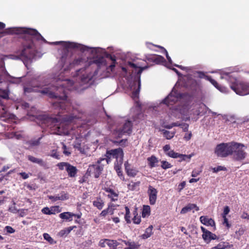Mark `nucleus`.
<instances>
[{
  "instance_id": "obj_54",
  "label": "nucleus",
  "mask_w": 249,
  "mask_h": 249,
  "mask_svg": "<svg viewBox=\"0 0 249 249\" xmlns=\"http://www.w3.org/2000/svg\"><path fill=\"white\" fill-rule=\"evenodd\" d=\"M230 212V208L228 206H225L224 208V211L223 213V216H226L227 214H228V213Z\"/></svg>"
},
{
  "instance_id": "obj_38",
  "label": "nucleus",
  "mask_w": 249,
  "mask_h": 249,
  "mask_svg": "<svg viewBox=\"0 0 249 249\" xmlns=\"http://www.w3.org/2000/svg\"><path fill=\"white\" fill-rule=\"evenodd\" d=\"M125 211H126V213L125 215V219L127 223H130V211L129 209L127 207H125Z\"/></svg>"
},
{
  "instance_id": "obj_16",
  "label": "nucleus",
  "mask_w": 249,
  "mask_h": 249,
  "mask_svg": "<svg viewBox=\"0 0 249 249\" xmlns=\"http://www.w3.org/2000/svg\"><path fill=\"white\" fill-rule=\"evenodd\" d=\"M124 166L125 170L128 176L134 177L137 175L138 171L135 169H131L130 168V165L128 163V161L125 162Z\"/></svg>"
},
{
  "instance_id": "obj_43",
  "label": "nucleus",
  "mask_w": 249,
  "mask_h": 249,
  "mask_svg": "<svg viewBox=\"0 0 249 249\" xmlns=\"http://www.w3.org/2000/svg\"><path fill=\"white\" fill-rule=\"evenodd\" d=\"M3 112H1L0 116L1 118H10V114L7 111L4 110V108H2Z\"/></svg>"
},
{
  "instance_id": "obj_49",
  "label": "nucleus",
  "mask_w": 249,
  "mask_h": 249,
  "mask_svg": "<svg viewBox=\"0 0 249 249\" xmlns=\"http://www.w3.org/2000/svg\"><path fill=\"white\" fill-rule=\"evenodd\" d=\"M189 125L185 123H182L180 127L182 128L184 132L187 131L188 130Z\"/></svg>"
},
{
  "instance_id": "obj_37",
  "label": "nucleus",
  "mask_w": 249,
  "mask_h": 249,
  "mask_svg": "<svg viewBox=\"0 0 249 249\" xmlns=\"http://www.w3.org/2000/svg\"><path fill=\"white\" fill-rule=\"evenodd\" d=\"M44 238L48 241L50 244H53L56 242L54 241L53 239L50 236V235L47 233L43 234Z\"/></svg>"
},
{
  "instance_id": "obj_51",
  "label": "nucleus",
  "mask_w": 249,
  "mask_h": 249,
  "mask_svg": "<svg viewBox=\"0 0 249 249\" xmlns=\"http://www.w3.org/2000/svg\"><path fill=\"white\" fill-rule=\"evenodd\" d=\"M208 218H207L206 217L204 216H201L200 217V222L204 224V225H206L207 224V221L208 220Z\"/></svg>"
},
{
  "instance_id": "obj_8",
  "label": "nucleus",
  "mask_w": 249,
  "mask_h": 249,
  "mask_svg": "<svg viewBox=\"0 0 249 249\" xmlns=\"http://www.w3.org/2000/svg\"><path fill=\"white\" fill-rule=\"evenodd\" d=\"M231 88L237 94L240 95L249 94V83L244 82L236 83L231 85Z\"/></svg>"
},
{
  "instance_id": "obj_33",
  "label": "nucleus",
  "mask_w": 249,
  "mask_h": 249,
  "mask_svg": "<svg viewBox=\"0 0 249 249\" xmlns=\"http://www.w3.org/2000/svg\"><path fill=\"white\" fill-rule=\"evenodd\" d=\"M231 246H232V245H230L227 242H221L214 248H215L216 249H225L228 247L230 248Z\"/></svg>"
},
{
  "instance_id": "obj_55",
  "label": "nucleus",
  "mask_w": 249,
  "mask_h": 249,
  "mask_svg": "<svg viewBox=\"0 0 249 249\" xmlns=\"http://www.w3.org/2000/svg\"><path fill=\"white\" fill-rule=\"evenodd\" d=\"M163 149L164 151L166 153V155H167V153L169 151H170V146L169 144H166L163 146Z\"/></svg>"
},
{
  "instance_id": "obj_29",
  "label": "nucleus",
  "mask_w": 249,
  "mask_h": 249,
  "mask_svg": "<svg viewBox=\"0 0 249 249\" xmlns=\"http://www.w3.org/2000/svg\"><path fill=\"white\" fill-rule=\"evenodd\" d=\"M86 62V60L82 58H78L74 60L72 63H71V65L73 66L76 65H81L83 63Z\"/></svg>"
},
{
  "instance_id": "obj_35",
  "label": "nucleus",
  "mask_w": 249,
  "mask_h": 249,
  "mask_svg": "<svg viewBox=\"0 0 249 249\" xmlns=\"http://www.w3.org/2000/svg\"><path fill=\"white\" fill-rule=\"evenodd\" d=\"M93 205L96 207L98 209L101 210L103 208L104 203L101 200H98L93 202Z\"/></svg>"
},
{
  "instance_id": "obj_18",
  "label": "nucleus",
  "mask_w": 249,
  "mask_h": 249,
  "mask_svg": "<svg viewBox=\"0 0 249 249\" xmlns=\"http://www.w3.org/2000/svg\"><path fill=\"white\" fill-rule=\"evenodd\" d=\"M194 208H196V211L199 210V208L196 204H189L181 209L180 211V213L185 214L187 212H190Z\"/></svg>"
},
{
  "instance_id": "obj_5",
  "label": "nucleus",
  "mask_w": 249,
  "mask_h": 249,
  "mask_svg": "<svg viewBox=\"0 0 249 249\" xmlns=\"http://www.w3.org/2000/svg\"><path fill=\"white\" fill-rule=\"evenodd\" d=\"M106 158H102L99 160L98 163H100L102 161L106 160V163L108 164L111 158H113L116 159L117 163H119L120 165L123 163L124 153L123 149L121 148L107 150L106 152Z\"/></svg>"
},
{
  "instance_id": "obj_12",
  "label": "nucleus",
  "mask_w": 249,
  "mask_h": 249,
  "mask_svg": "<svg viewBox=\"0 0 249 249\" xmlns=\"http://www.w3.org/2000/svg\"><path fill=\"white\" fill-rule=\"evenodd\" d=\"M147 193L149 196L150 204L151 205H154L157 200L158 193L157 190L152 186L149 185Z\"/></svg>"
},
{
  "instance_id": "obj_44",
  "label": "nucleus",
  "mask_w": 249,
  "mask_h": 249,
  "mask_svg": "<svg viewBox=\"0 0 249 249\" xmlns=\"http://www.w3.org/2000/svg\"><path fill=\"white\" fill-rule=\"evenodd\" d=\"M74 148L78 149L81 153H84V150L81 147V144L77 143L74 145Z\"/></svg>"
},
{
  "instance_id": "obj_58",
  "label": "nucleus",
  "mask_w": 249,
  "mask_h": 249,
  "mask_svg": "<svg viewBox=\"0 0 249 249\" xmlns=\"http://www.w3.org/2000/svg\"><path fill=\"white\" fill-rule=\"evenodd\" d=\"M201 229L203 232L202 235L204 236L205 237L207 236V234H208V232H209L210 231H208L207 230L205 229L204 227H201Z\"/></svg>"
},
{
  "instance_id": "obj_28",
  "label": "nucleus",
  "mask_w": 249,
  "mask_h": 249,
  "mask_svg": "<svg viewBox=\"0 0 249 249\" xmlns=\"http://www.w3.org/2000/svg\"><path fill=\"white\" fill-rule=\"evenodd\" d=\"M21 77H14L10 76L8 81L9 83L12 84H19L21 82Z\"/></svg>"
},
{
  "instance_id": "obj_1",
  "label": "nucleus",
  "mask_w": 249,
  "mask_h": 249,
  "mask_svg": "<svg viewBox=\"0 0 249 249\" xmlns=\"http://www.w3.org/2000/svg\"><path fill=\"white\" fill-rule=\"evenodd\" d=\"M64 74L62 70L53 74L49 78L43 77L36 85V87L40 88L42 89L39 92L44 95H47L52 98L57 99L59 102H55L53 104L55 108H60L65 109L64 101L67 99V91L64 88L66 87L69 90L75 89L80 91L88 88L87 84L92 80L90 75L83 74L80 77L79 85L81 89L78 87L77 83L70 79H63Z\"/></svg>"
},
{
  "instance_id": "obj_23",
  "label": "nucleus",
  "mask_w": 249,
  "mask_h": 249,
  "mask_svg": "<svg viewBox=\"0 0 249 249\" xmlns=\"http://www.w3.org/2000/svg\"><path fill=\"white\" fill-rule=\"evenodd\" d=\"M112 240L104 239L101 240L99 242V245L102 248H105L106 246H108L109 247H112Z\"/></svg>"
},
{
  "instance_id": "obj_17",
  "label": "nucleus",
  "mask_w": 249,
  "mask_h": 249,
  "mask_svg": "<svg viewBox=\"0 0 249 249\" xmlns=\"http://www.w3.org/2000/svg\"><path fill=\"white\" fill-rule=\"evenodd\" d=\"M118 241L124 242L126 245L128 246V247L125 248L124 249H140V245L137 243H135L134 242L126 241L121 239H118Z\"/></svg>"
},
{
  "instance_id": "obj_11",
  "label": "nucleus",
  "mask_w": 249,
  "mask_h": 249,
  "mask_svg": "<svg viewBox=\"0 0 249 249\" xmlns=\"http://www.w3.org/2000/svg\"><path fill=\"white\" fill-rule=\"evenodd\" d=\"M132 131V123L129 121H126L122 126L117 128V132L119 135H122L125 133L130 134Z\"/></svg>"
},
{
  "instance_id": "obj_52",
  "label": "nucleus",
  "mask_w": 249,
  "mask_h": 249,
  "mask_svg": "<svg viewBox=\"0 0 249 249\" xmlns=\"http://www.w3.org/2000/svg\"><path fill=\"white\" fill-rule=\"evenodd\" d=\"M207 225L211 226H215V222L213 219L212 218L208 219L207 221Z\"/></svg>"
},
{
  "instance_id": "obj_15",
  "label": "nucleus",
  "mask_w": 249,
  "mask_h": 249,
  "mask_svg": "<svg viewBox=\"0 0 249 249\" xmlns=\"http://www.w3.org/2000/svg\"><path fill=\"white\" fill-rule=\"evenodd\" d=\"M178 98V94L176 92L172 91L168 96L164 99L162 103L167 105H172L173 103H175Z\"/></svg>"
},
{
  "instance_id": "obj_14",
  "label": "nucleus",
  "mask_w": 249,
  "mask_h": 249,
  "mask_svg": "<svg viewBox=\"0 0 249 249\" xmlns=\"http://www.w3.org/2000/svg\"><path fill=\"white\" fill-rule=\"evenodd\" d=\"M98 164L92 165L89 166V171H93V174L94 177L95 178H98L101 175L102 171L103 170V165H100V163H98Z\"/></svg>"
},
{
  "instance_id": "obj_30",
  "label": "nucleus",
  "mask_w": 249,
  "mask_h": 249,
  "mask_svg": "<svg viewBox=\"0 0 249 249\" xmlns=\"http://www.w3.org/2000/svg\"><path fill=\"white\" fill-rule=\"evenodd\" d=\"M140 184V181L136 182H131L130 183L128 184L127 187L129 190L134 191L139 186Z\"/></svg>"
},
{
  "instance_id": "obj_62",
  "label": "nucleus",
  "mask_w": 249,
  "mask_h": 249,
  "mask_svg": "<svg viewBox=\"0 0 249 249\" xmlns=\"http://www.w3.org/2000/svg\"><path fill=\"white\" fill-rule=\"evenodd\" d=\"M199 173H200V172H198V171H197L196 170H194V171H193V172L192 173V176L193 177H196L197 175H198L199 174Z\"/></svg>"
},
{
  "instance_id": "obj_6",
  "label": "nucleus",
  "mask_w": 249,
  "mask_h": 249,
  "mask_svg": "<svg viewBox=\"0 0 249 249\" xmlns=\"http://www.w3.org/2000/svg\"><path fill=\"white\" fill-rule=\"evenodd\" d=\"M233 142L229 143H222L218 144L215 149V153L217 156L226 157L231 154Z\"/></svg>"
},
{
  "instance_id": "obj_4",
  "label": "nucleus",
  "mask_w": 249,
  "mask_h": 249,
  "mask_svg": "<svg viewBox=\"0 0 249 249\" xmlns=\"http://www.w3.org/2000/svg\"><path fill=\"white\" fill-rule=\"evenodd\" d=\"M80 117L76 115H66L58 118H52L44 116L43 117V123L47 125L51 129L52 133L61 135L63 132V123L67 124L73 122L76 119H79Z\"/></svg>"
},
{
  "instance_id": "obj_7",
  "label": "nucleus",
  "mask_w": 249,
  "mask_h": 249,
  "mask_svg": "<svg viewBox=\"0 0 249 249\" xmlns=\"http://www.w3.org/2000/svg\"><path fill=\"white\" fill-rule=\"evenodd\" d=\"M245 147L243 144L233 142L232 148L231 155L232 156V158L235 160H242L245 159L247 153L243 149Z\"/></svg>"
},
{
  "instance_id": "obj_47",
  "label": "nucleus",
  "mask_w": 249,
  "mask_h": 249,
  "mask_svg": "<svg viewBox=\"0 0 249 249\" xmlns=\"http://www.w3.org/2000/svg\"><path fill=\"white\" fill-rule=\"evenodd\" d=\"M43 213L47 214H51L53 213L49 210V208L45 207L42 210Z\"/></svg>"
},
{
  "instance_id": "obj_34",
  "label": "nucleus",
  "mask_w": 249,
  "mask_h": 249,
  "mask_svg": "<svg viewBox=\"0 0 249 249\" xmlns=\"http://www.w3.org/2000/svg\"><path fill=\"white\" fill-rule=\"evenodd\" d=\"M0 96L3 99L9 98V91L7 89H0Z\"/></svg>"
},
{
  "instance_id": "obj_48",
  "label": "nucleus",
  "mask_w": 249,
  "mask_h": 249,
  "mask_svg": "<svg viewBox=\"0 0 249 249\" xmlns=\"http://www.w3.org/2000/svg\"><path fill=\"white\" fill-rule=\"evenodd\" d=\"M5 229L7 232L10 233H14L15 231V230L10 226H6Z\"/></svg>"
},
{
  "instance_id": "obj_25",
  "label": "nucleus",
  "mask_w": 249,
  "mask_h": 249,
  "mask_svg": "<svg viewBox=\"0 0 249 249\" xmlns=\"http://www.w3.org/2000/svg\"><path fill=\"white\" fill-rule=\"evenodd\" d=\"M114 169H115L116 172L117 173L118 176H119L122 179L124 180V178L122 172L121 170V165L119 163L115 164Z\"/></svg>"
},
{
  "instance_id": "obj_24",
  "label": "nucleus",
  "mask_w": 249,
  "mask_h": 249,
  "mask_svg": "<svg viewBox=\"0 0 249 249\" xmlns=\"http://www.w3.org/2000/svg\"><path fill=\"white\" fill-rule=\"evenodd\" d=\"M152 229L153 226L152 225L147 228L145 230V233L142 235V238L143 239H146L149 237L152 234Z\"/></svg>"
},
{
  "instance_id": "obj_20",
  "label": "nucleus",
  "mask_w": 249,
  "mask_h": 249,
  "mask_svg": "<svg viewBox=\"0 0 249 249\" xmlns=\"http://www.w3.org/2000/svg\"><path fill=\"white\" fill-rule=\"evenodd\" d=\"M48 197L53 201H55L58 200H64L68 199L67 194L64 193H63L60 196L59 195L56 196H49Z\"/></svg>"
},
{
  "instance_id": "obj_42",
  "label": "nucleus",
  "mask_w": 249,
  "mask_h": 249,
  "mask_svg": "<svg viewBox=\"0 0 249 249\" xmlns=\"http://www.w3.org/2000/svg\"><path fill=\"white\" fill-rule=\"evenodd\" d=\"M62 144V148L63 149V153L67 156H69L71 154V152L67 150V147L66 145L63 143L61 142Z\"/></svg>"
},
{
  "instance_id": "obj_3",
  "label": "nucleus",
  "mask_w": 249,
  "mask_h": 249,
  "mask_svg": "<svg viewBox=\"0 0 249 249\" xmlns=\"http://www.w3.org/2000/svg\"><path fill=\"white\" fill-rule=\"evenodd\" d=\"M20 36L26 41H28L27 44H24L23 49L20 54L15 55H10L8 57L13 59H20L24 65L27 67L29 64L31 63L32 59L35 56V48L33 45L34 38L40 36L39 32H17Z\"/></svg>"
},
{
  "instance_id": "obj_41",
  "label": "nucleus",
  "mask_w": 249,
  "mask_h": 249,
  "mask_svg": "<svg viewBox=\"0 0 249 249\" xmlns=\"http://www.w3.org/2000/svg\"><path fill=\"white\" fill-rule=\"evenodd\" d=\"M113 213V210L111 209L108 208L107 209L103 210L100 213V215L103 216H105L107 213H110V214H112Z\"/></svg>"
},
{
  "instance_id": "obj_10",
  "label": "nucleus",
  "mask_w": 249,
  "mask_h": 249,
  "mask_svg": "<svg viewBox=\"0 0 249 249\" xmlns=\"http://www.w3.org/2000/svg\"><path fill=\"white\" fill-rule=\"evenodd\" d=\"M167 155L173 158H179V161L180 162L183 160L189 161L193 154L190 155H183L179 154L174 152L173 150H171L167 153Z\"/></svg>"
},
{
  "instance_id": "obj_56",
  "label": "nucleus",
  "mask_w": 249,
  "mask_h": 249,
  "mask_svg": "<svg viewBox=\"0 0 249 249\" xmlns=\"http://www.w3.org/2000/svg\"><path fill=\"white\" fill-rule=\"evenodd\" d=\"M185 182L183 181L182 182L180 183L178 185V191L180 192L181 190L183 189L184 186H185Z\"/></svg>"
},
{
  "instance_id": "obj_2",
  "label": "nucleus",
  "mask_w": 249,
  "mask_h": 249,
  "mask_svg": "<svg viewBox=\"0 0 249 249\" xmlns=\"http://www.w3.org/2000/svg\"><path fill=\"white\" fill-rule=\"evenodd\" d=\"M52 44L60 45L63 47V52L65 53L72 52L73 50H80L83 53L86 52L87 53H90L93 58L92 62L98 65L103 64L105 63V56L109 57L113 61H115V59L113 58L110 54L105 53L104 50L101 48H89L80 44L69 41H56L53 42Z\"/></svg>"
},
{
  "instance_id": "obj_63",
  "label": "nucleus",
  "mask_w": 249,
  "mask_h": 249,
  "mask_svg": "<svg viewBox=\"0 0 249 249\" xmlns=\"http://www.w3.org/2000/svg\"><path fill=\"white\" fill-rule=\"evenodd\" d=\"M192 133H191V132H190V133H189V134H188V135H186H186H185V136H184V138L186 140L188 141V140H189L191 138V137H192Z\"/></svg>"
},
{
  "instance_id": "obj_27",
  "label": "nucleus",
  "mask_w": 249,
  "mask_h": 249,
  "mask_svg": "<svg viewBox=\"0 0 249 249\" xmlns=\"http://www.w3.org/2000/svg\"><path fill=\"white\" fill-rule=\"evenodd\" d=\"M149 161V165L150 167L152 168L155 166V163H157L158 160L156 157L152 156L147 159Z\"/></svg>"
},
{
  "instance_id": "obj_46",
  "label": "nucleus",
  "mask_w": 249,
  "mask_h": 249,
  "mask_svg": "<svg viewBox=\"0 0 249 249\" xmlns=\"http://www.w3.org/2000/svg\"><path fill=\"white\" fill-rule=\"evenodd\" d=\"M226 168L223 166H218L217 167H215L213 168V172H218V171L224 170Z\"/></svg>"
},
{
  "instance_id": "obj_57",
  "label": "nucleus",
  "mask_w": 249,
  "mask_h": 249,
  "mask_svg": "<svg viewBox=\"0 0 249 249\" xmlns=\"http://www.w3.org/2000/svg\"><path fill=\"white\" fill-rule=\"evenodd\" d=\"M208 234H209V235L211 236V240L217 239V236L215 234L211 232V231L208 232Z\"/></svg>"
},
{
  "instance_id": "obj_60",
  "label": "nucleus",
  "mask_w": 249,
  "mask_h": 249,
  "mask_svg": "<svg viewBox=\"0 0 249 249\" xmlns=\"http://www.w3.org/2000/svg\"><path fill=\"white\" fill-rule=\"evenodd\" d=\"M19 175L22 177L23 179H26L29 178V176L25 172L20 173Z\"/></svg>"
},
{
  "instance_id": "obj_32",
  "label": "nucleus",
  "mask_w": 249,
  "mask_h": 249,
  "mask_svg": "<svg viewBox=\"0 0 249 249\" xmlns=\"http://www.w3.org/2000/svg\"><path fill=\"white\" fill-rule=\"evenodd\" d=\"M197 73L198 74V77L200 78H204V77H207V78H209L210 79V81L211 82V83L215 86H216V85L217 84V82L215 80L212 79L211 78H209L208 76H206L203 72L198 71V72H197Z\"/></svg>"
},
{
  "instance_id": "obj_9",
  "label": "nucleus",
  "mask_w": 249,
  "mask_h": 249,
  "mask_svg": "<svg viewBox=\"0 0 249 249\" xmlns=\"http://www.w3.org/2000/svg\"><path fill=\"white\" fill-rule=\"evenodd\" d=\"M57 166L60 170L65 169L68 172L69 176L71 178L75 177L77 172L76 167L71 165L68 162H62L58 163Z\"/></svg>"
},
{
  "instance_id": "obj_22",
  "label": "nucleus",
  "mask_w": 249,
  "mask_h": 249,
  "mask_svg": "<svg viewBox=\"0 0 249 249\" xmlns=\"http://www.w3.org/2000/svg\"><path fill=\"white\" fill-rule=\"evenodd\" d=\"M73 216H76V214L70 212H64L59 214V217L61 218L68 220L69 221L72 220V217Z\"/></svg>"
},
{
  "instance_id": "obj_39",
  "label": "nucleus",
  "mask_w": 249,
  "mask_h": 249,
  "mask_svg": "<svg viewBox=\"0 0 249 249\" xmlns=\"http://www.w3.org/2000/svg\"><path fill=\"white\" fill-rule=\"evenodd\" d=\"M163 135L167 139H171L173 137L174 134L167 130H164Z\"/></svg>"
},
{
  "instance_id": "obj_26",
  "label": "nucleus",
  "mask_w": 249,
  "mask_h": 249,
  "mask_svg": "<svg viewBox=\"0 0 249 249\" xmlns=\"http://www.w3.org/2000/svg\"><path fill=\"white\" fill-rule=\"evenodd\" d=\"M150 207L148 205H144L143 207L142 212V216L143 217H145L146 216H148L150 214Z\"/></svg>"
},
{
  "instance_id": "obj_21",
  "label": "nucleus",
  "mask_w": 249,
  "mask_h": 249,
  "mask_svg": "<svg viewBox=\"0 0 249 249\" xmlns=\"http://www.w3.org/2000/svg\"><path fill=\"white\" fill-rule=\"evenodd\" d=\"M27 158L29 160L33 163H37L41 166H44L45 165V162L42 159L36 158L31 155L28 156Z\"/></svg>"
},
{
  "instance_id": "obj_59",
  "label": "nucleus",
  "mask_w": 249,
  "mask_h": 249,
  "mask_svg": "<svg viewBox=\"0 0 249 249\" xmlns=\"http://www.w3.org/2000/svg\"><path fill=\"white\" fill-rule=\"evenodd\" d=\"M112 248H116L120 245V243L119 242H118L117 241L113 240H112Z\"/></svg>"
},
{
  "instance_id": "obj_36",
  "label": "nucleus",
  "mask_w": 249,
  "mask_h": 249,
  "mask_svg": "<svg viewBox=\"0 0 249 249\" xmlns=\"http://www.w3.org/2000/svg\"><path fill=\"white\" fill-rule=\"evenodd\" d=\"M76 228L75 226L69 227L66 228L65 230L61 231L60 233L61 235H63L64 234H69L73 229Z\"/></svg>"
},
{
  "instance_id": "obj_19",
  "label": "nucleus",
  "mask_w": 249,
  "mask_h": 249,
  "mask_svg": "<svg viewBox=\"0 0 249 249\" xmlns=\"http://www.w3.org/2000/svg\"><path fill=\"white\" fill-rule=\"evenodd\" d=\"M7 31H37L36 29L20 27H11L6 29Z\"/></svg>"
},
{
  "instance_id": "obj_50",
  "label": "nucleus",
  "mask_w": 249,
  "mask_h": 249,
  "mask_svg": "<svg viewBox=\"0 0 249 249\" xmlns=\"http://www.w3.org/2000/svg\"><path fill=\"white\" fill-rule=\"evenodd\" d=\"M133 221L135 224H139L141 222V218L140 216H134L133 218Z\"/></svg>"
},
{
  "instance_id": "obj_45",
  "label": "nucleus",
  "mask_w": 249,
  "mask_h": 249,
  "mask_svg": "<svg viewBox=\"0 0 249 249\" xmlns=\"http://www.w3.org/2000/svg\"><path fill=\"white\" fill-rule=\"evenodd\" d=\"M163 59H164V58L161 56H155L154 61L156 63H159L160 61H162Z\"/></svg>"
},
{
  "instance_id": "obj_40",
  "label": "nucleus",
  "mask_w": 249,
  "mask_h": 249,
  "mask_svg": "<svg viewBox=\"0 0 249 249\" xmlns=\"http://www.w3.org/2000/svg\"><path fill=\"white\" fill-rule=\"evenodd\" d=\"M161 167L164 169H166L172 167V165L170 163L166 161H161Z\"/></svg>"
},
{
  "instance_id": "obj_61",
  "label": "nucleus",
  "mask_w": 249,
  "mask_h": 249,
  "mask_svg": "<svg viewBox=\"0 0 249 249\" xmlns=\"http://www.w3.org/2000/svg\"><path fill=\"white\" fill-rule=\"evenodd\" d=\"M223 217L224 218V224H226V226L228 228H229L230 227V225L228 223V219L225 216H223Z\"/></svg>"
},
{
  "instance_id": "obj_13",
  "label": "nucleus",
  "mask_w": 249,
  "mask_h": 249,
  "mask_svg": "<svg viewBox=\"0 0 249 249\" xmlns=\"http://www.w3.org/2000/svg\"><path fill=\"white\" fill-rule=\"evenodd\" d=\"M146 69V67L141 68L137 72L136 78L138 80V88L135 89V87H131V89L133 90L132 97L134 98L137 97L140 89L141 83H140V75L144 69Z\"/></svg>"
},
{
  "instance_id": "obj_53",
  "label": "nucleus",
  "mask_w": 249,
  "mask_h": 249,
  "mask_svg": "<svg viewBox=\"0 0 249 249\" xmlns=\"http://www.w3.org/2000/svg\"><path fill=\"white\" fill-rule=\"evenodd\" d=\"M202 238L207 243H209L211 241V236L209 235L208 234H207V236L205 237L202 235Z\"/></svg>"
},
{
  "instance_id": "obj_31",
  "label": "nucleus",
  "mask_w": 249,
  "mask_h": 249,
  "mask_svg": "<svg viewBox=\"0 0 249 249\" xmlns=\"http://www.w3.org/2000/svg\"><path fill=\"white\" fill-rule=\"evenodd\" d=\"M43 137V135H42L41 137L39 138L37 140L30 141L28 142V143L31 147L37 146V145H39L40 141L42 138Z\"/></svg>"
},
{
  "instance_id": "obj_64",
  "label": "nucleus",
  "mask_w": 249,
  "mask_h": 249,
  "mask_svg": "<svg viewBox=\"0 0 249 249\" xmlns=\"http://www.w3.org/2000/svg\"><path fill=\"white\" fill-rule=\"evenodd\" d=\"M33 90L32 88L31 87H27L24 88V91L25 92H31Z\"/></svg>"
}]
</instances>
